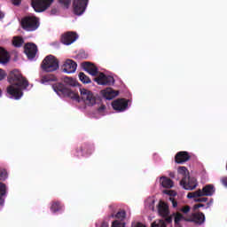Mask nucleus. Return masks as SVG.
<instances>
[{"mask_svg": "<svg viewBox=\"0 0 227 227\" xmlns=\"http://www.w3.org/2000/svg\"><path fill=\"white\" fill-rule=\"evenodd\" d=\"M178 175H182L183 178L189 176V170L185 167H179L177 168Z\"/></svg>", "mask_w": 227, "mask_h": 227, "instance_id": "obj_29", "label": "nucleus"}, {"mask_svg": "<svg viewBox=\"0 0 227 227\" xmlns=\"http://www.w3.org/2000/svg\"><path fill=\"white\" fill-rule=\"evenodd\" d=\"M81 98L83 100L86 106H95L97 104V98L93 96V93L86 89H81Z\"/></svg>", "mask_w": 227, "mask_h": 227, "instance_id": "obj_9", "label": "nucleus"}, {"mask_svg": "<svg viewBox=\"0 0 227 227\" xmlns=\"http://www.w3.org/2000/svg\"><path fill=\"white\" fill-rule=\"evenodd\" d=\"M190 160L191 155L185 151L178 152L175 156V162H176V164H184V162H187V160Z\"/></svg>", "mask_w": 227, "mask_h": 227, "instance_id": "obj_19", "label": "nucleus"}, {"mask_svg": "<svg viewBox=\"0 0 227 227\" xmlns=\"http://www.w3.org/2000/svg\"><path fill=\"white\" fill-rule=\"evenodd\" d=\"M169 200H170V201L172 203L173 207L176 208L178 207V202L173 197H170Z\"/></svg>", "mask_w": 227, "mask_h": 227, "instance_id": "obj_37", "label": "nucleus"}, {"mask_svg": "<svg viewBox=\"0 0 227 227\" xmlns=\"http://www.w3.org/2000/svg\"><path fill=\"white\" fill-rule=\"evenodd\" d=\"M90 0H74L73 1V13L81 16L86 12Z\"/></svg>", "mask_w": 227, "mask_h": 227, "instance_id": "obj_7", "label": "nucleus"}, {"mask_svg": "<svg viewBox=\"0 0 227 227\" xmlns=\"http://www.w3.org/2000/svg\"><path fill=\"white\" fill-rule=\"evenodd\" d=\"M41 68L44 72H56L59 68V60L52 55H48L43 60Z\"/></svg>", "mask_w": 227, "mask_h": 227, "instance_id": "obj_4", "label": "nucleus"}, {"mask_svg": "<svg viewBox=\"0 0 227 227\" xmlns=\"http://www.w3.org/2000/svg\"><path fill=\"white\" fill-rule=\"evenodd\" d=\"M158 214L163 219L166 220L167 217H169V206H168V203L160 200L158 204Z\"/></svg>", "mask_w": 227, "mask_h": 227, "instance_id": "obj_17", "label": "nucleus"}, {"mask_svg": "<svg viewBox=\"0 0 227 227\" xmlns=\"http://www.w3.org/2000/svg\"><path fill=\"white\" fill-rule=\"evenodd\" d=\"M77 34L74 32H67L61 36V42L64 45H72L77 40Z\"/></svg>", "mask_w": 227, "mask_h": 227, "instance_id": "obj_16", "label": "nucleus"}, {"mask_svg": "<svg viewBox=\"0 0 227 227\" xmlns=\"http://www.w3.org/2000/svg\"><path fill=\"white\" fill-rule=\"evenodd\" d=\"M63 208V206H61V202L59 201H53L51 203V210L53 212V214H56V212H59Z\"/></svg>", "mask_w": 227, "mask_h": 227, "instance_id": "obj_26", "label": "nucleus"}, {"mask_svg": "<svg viewBox=\"0 0 227 227\" xmlns=\"http://www.w3.org/2000/svg\"><path fill=\"white\" fill-rule=\"evenodd\" d=\"M59 4L64 6L67 10V8L70 7V4L72 3V0H58Z\"/></svg>", "mask_w": 227, "mask_h": 227, "instance_id": "obj_33", "label": "nucleus"}, {"mask_svg": "<svg viewBox=\"0 0 227 227\" xmlns=\"http://www.w3.org/2000/svg\"><path fill=\"white\" fill-rule=\"evenodd\" d=\"M57 13H58V9H56V8L51 9V15H56Z\"/></svg>", "mask_w": 227, "mask_h": 227, "instance_id": "obj_46", "label": "nucleus"}, {"mask_svg": "<svg viewBox=\"0 0 227 227\" xmlns=\"http://www.w3.org/2000/svg\"><path fill=\"white\" fill-rule=\"evenodd\" d=\"M100 227H109V223H107V221L104 220V221L101 223Z\"/></svg>", "mask_w": 227, "mask_h": 227, "instance_id": "obj_43", "label": "nucleus"}, {"mask_svg": "<svg viewBox=\"0 0 227 227\" xmlns=\"http://www.w3.org/2000/svg\"><path fill=\"white\" fill-rule=\"evenodd\" d=\"M112 227H125V223H121L118 220H114L112 223Z\"/></svg>", "mask_w": 227, "mask_h": 227, "instance_id": "obj_36", "label": "nucleus"}, {"mask_svg": "<svg viewBox=\"0 0 227 227\" xmlns=\"http://www.w3.org/2000/svg\"><path fill=\"white\" fill-rule=\"evenodd\" d=\"M151 227H167L166 220H156L152 223Z\"/></svg>", "mask_w": 227, "mask_h": 227, "instance_id": "obj_30", "label": "nucleus"}, {"mask_svg": "<svg viewBox=\"0 0 227 227\" xmlns=\"http://www.w3.org/2000/svg\"><path fill=\"white\" fill-rule=\"evenodd\" d=\"M169 176H170V178H175V173L174 172H170L169 173Z\"/></svg>", "mask_w": 227, "mask_h": 227, "instance_id": "obj_49", "label": "nucleus"}, {"mask_svg": "<svg viewBox=\"0 0 227 227\" xmlns=\"http://www.w3.org/2000/svg\"><path fill=\"white\" fill-rule=\"evenodd\" d=\"M101 93L106 100H113L115 97H118L120 92L113 90L112 88H106V90H101Z\"/></svg>", "mask_w": 227, "mask_h": 227, "instance_id": "obj_20", "label": "nucleus"}, {"mask_svg": "<svg viewBox=\"0 0 227 227\" xmlns=\"http://www.w3.org/2000/svg\"><path fill=\"white\" fill-rule=\"evenodd\" d=\"M7 79L8 82L11 84L7 87L8 95L11 96V98H15V100L20 99L24 95L22 90H27L29 82L26 77L22 76V73L17 69L11 71Z\"/></svg>", "mask_w": 227, "mask_h": 227, "instance_id": "obj_1", "label": "nucleus"}, {"mask_svg": "<svg viewBox=\"0 0 227 227\" xmlns=\"http://www.w3.org/2000/svg\"><path fill=\"white\" fill-rule=\"evenodd\" d=\"M186 223H195V224L201 225L205 223V214L201 212H195L188 215V218H185Z\"/></svg>", "mask_w": 227, "mask_h": 227, "instance_id": "obj_13", "label": "nucleus"}, {"mask_svg": "<svg viewBox=\"0 0 227 227\" xmlns=\"http://www.w3.org/2000/svg\"><path fill=\"white\" fill-rule=\"evenodd\" d=\"M21 27L24 31H36L40 27V20L35 16H25L21 19Z\"/></svg>", "mask_w": 227, "mask_h": 227, "instance_id": "obj_3", "label": "nucleus"}, {"mask_svg": "<svg viewBox=\"0 0 227 227\" xmlns=\"http://www.w3.org/2000/svg\"><path fill=\"white\" fill-rule=\"evenodd\" d=\"M6 194V184L0 183V196H4Z\"/></svg>", "mask_w": 227, "mask_h": 227, "instance_id": "obj_35", "label": "nucleus"}, {"mask_svg": "<svg viewBox=\"0 0 227 227\" xmlns=\"http://www.w3.org/2000/svg\"><path fill=\"white\" fill-rule=\"evenodd\" d=\"M24 52L28 59H35L36 53L38 52V47L33 43H27L24 46Z\"/></svg>", "mask_w": 227, "mask_h": 227, "instance_id": "obj_14", "label": "nucleus"}, {"mask_svg": "<svg viewBox=\"0 0 227 227\" xmlns=\"http://www.w3.org/2000/svg\"><path fill=\"white\" fill-rule=\"evenodd\" d=\"M1 19H4V13H3V12H0V20Z\"/></svg>", "mask_w": 227, "mask_h": 227, "instance_id": "obj_48", "label": "nucleus"}, {"mask_svg": "<svg viewBox=\"0 0 227 227\" xmlns=\"http://www.w3.org/2000/svg\"><path fill=\"white\" fill-rule=\"evenodd\" d=\"M135 227H145V224H143L141 223H137Z\"/></svg>", "mask_w": 227, "mask_h": 227, "instance_id": "obj_47", "label": "nucleus"}, {"mask_svg": "<svg viewBox=\"0 0 227 227\" xmlns=\"http://www.w3.org/2000/svg\"><path fill=\"white\" fill-rule=\"evenodd\" d=\"M98 111L99 113H102V111H106V106L103 105V106H99L98 109Z\"/></svg>", "mask_w": 227, "mask_h": 227, "instance_id": "obj_44", "label": "nucleus"}, {"mask_svg": "<svg viewBox=\"0 0 227 227\" xmlns=\"http://www.w3.org/2000/svg\"><path fill=\"white\" fill-rule=\"evenodd\" d=\"M126 216L127 213L125 212V210H120L116 214L113 212L108 217L109 219H120V221H123Z\"/></svg>", "mask_w": 227, "mask_h": 227, "instance_id": "obj_24", "label": "nucleus"}, {"mask_svg": "<svg viewBox=\"0 0 227 227\" xmlns=\"http://www.w3.org/2000/svg\"><path fill=\"white\" fill-rule=\"evenodd\" d=\"M1 93H2V92H1V90H0V97H1Z\"/></svg>", "mask_w": 227, "mask_h": 227, "instance_id": "obj_50", "label": "nucleus"}, {"mask_svg": "<svg viewBox=\"0 0 227 227\" xmlns=\"http://www.w3.org/2000/svg\"><path fill=\"white\" fill-rule=\"evenodd\" d=\"M194 201L196 203H207V201H208V198H207V197H196V198H194Z\"/></svg>", "mask_w": 227, "mask_h": 227, "instance_id": "obj_34", "label": "nucleus"}, {"mask_svg": "<svg viewBox=\"0 0 227 227\" xmlns=\"http://www.w3.org/2000/svg\"><path fill=\"white\" fill-rule=\"evenodd\" d=\"M160 182L165 189H171L174 185L173 180L166 176L160 177Z\"/></svg>", "mask_w": 227, "mask_h": 227, "instance_id": "obj_22", "label": "nucleus"}, {"mask_svg": "<svg viewBox=\"0 0 227 227\" xmlns=\"http://www.w3.org/2000/svg\"><path fill=\"white\" fill-rule=\"evenodd\" d=\"M205 207V204H201V203H200V204H195L194 206H193V210H198V208H201V207Z\"/></svg>", "mask_w": 227, "mask_h": 227, "instance_id": "obj_38", "label": "nucleus"}, {"mask_svg": "<svg viewBox=\"0 0 227 227\" xmlns=\"http://www.w3.org/2000/svg\"><path fill=\"white\" fill-rule=\"evenodd\" d=\"M54 3V0H31V6L37 13L45 12Z\"/></svg>", "mask_w": 227, "mask_h": 227, "instance_id": "obj_6", "label": "nucleus"}, {"mask_svg": "<svg viewBox=\"0 0 227 227\" xmlns=\"http://www.w3.org/2000/svg\"><path fill=\"white\" fill-rule=\"evenodd\" d=\"M56 81H58V78L54 74H46L41 78V82L43 84H45L46 82H56Z\"/></svg>", "mask_w": 227, "mask_h": 227, "instance_id": "obj_25", "label": "nucleus"}, {"mask_svg": "<svg viewBox=\"0 0 227 227\" xmlns=\"http://www.w3.org/2000/svg\"><path fill=\"white\" fill-rule=\"evenodd\" d=\"M93 145L84 143L81 145L79 149H76V153H79V151L82 152V155H91L93 153Z\"/></svg>", "mask_w": 227, "mask_h": 227, "instance_id": "obj_21", "label": "nucleus"}, {"mask_svg": "<svg viewBox=\"0 0 227 227\" xmlns=\"http://www.w3.org/2000/svg\"><path fill=\"white\" fill-rule=\"evenodd\" d=\"M0 207H4V199L0 195Z\"/></svg>", "mask_w": 227, "mask_h": 227, "instance_id": "obj_45", "label": "nucleus"}, {"mask_svg": "<svg viewBox=\"0 0 227 227\" xmlns=\"http://www.w3.org/2000/svg\"><path fill=\"white\" fill-rule=\"evenodd\" d=\"M75 70H77V62L67 59L62 66V71L65 74H74Z\"/></svg>", "mask_w": 227, "mask_h": 227, "instance_id": "obj_15", "label": "nucleus"}, {"mask_svg": "<svg viewBox=\"0 0 227 227\" xmlns=\"http://www.w3.org/2000/svg\"><path fill=\"white\" fill-rule=\"evenodd\" d=\"M64 82H66V85L61 82H58L52 85V89L57 93V95H59V97H67L68 98H72V100L80 102L81 98L79 97V94L75 93L71 90L70 87H68L77 86V81H75L74 78L66 77L64 79Z\"/></svg>", "mask_w": 227, "mask_h": 227, "instance_id": "obj_2", "label": "nucleus"}, {"mask_svg": "<svg viewBox=\"0 0 227 227\" xmlns=\"http://www.w3.org/2000/svg\"><path fill=\"white\" fill-rule=\"evenodd\" d=\"M112 107L114 111H117L118 113H123V111H126L129 107V101L125 98H118L115 99L112 103Z\"/></svg>", "mask_w": 227, "mask_h": 227, "instance_id": "obj_12", "label": "nucleus"}, {"mask_svg": "<svg viewBox=\"0 0 227 227\" xmlns=\"http://www.w3.org/2000/svg\"><path fill=\"white\" fill-rule=\"evenodd\" d=\"M6 76V73L3 69L0 68V81H3L4 77Z\"/></svg>", "mask_w": 227, "mask_h": 227, "instance_id": "obj_39", "label": "nucleus"}, {"mask_svg": "<svg viewBox=\"0 0 227 227\" xmlns=\"http://www.w3.org/2000/svg\"><path fill=\"white\" fill-rule=\"evenodd\" d=\"M12 44L14 45V47H20L21 45L24 44V39L20 36H16L13 38L12 40Z\"/></svg>", "mask_w": 227, "mask_h": 227, "instance_id": "obj_28", "label": "nucleus"}, {"mask_svg": "<svg viewBox=\"0 0 227 227\" xmlns=\"http://www.w3.org/2000/svg\"><path fill=\"white\" fill-rule=\"evenodd\" d=\"M173 219L176 227H182L180 223H182V221H185V219H189V215H184L182 213H180V211H176L167 217L165 221L168 223V224H171V223H173Z\"/></svg>", "mask_w": 227, "mask_h": 227, "instance_id": "obj_8", "label": "nucleus"}, {"mask_svg": "<svg viewBox=\"0 0 227 227\" xmlns=\"http://www.w3.org/2000/svg\"><path fill=\"white\" fill-rule=\"evenodd\" d=\"M82 67L83 70H85V72H88V74H90L93 77L98 74V68L91 62H83L82 64Z\"/></svg>", "mask_w": 227, "mask_h": 227, "instance_id": "obj_18", "label": "nucleus"}, {"mask_svg": "<svg viewBox=\"0 0 227 227\" xmlns=\"http://www.w3.org/2000/svg\"><path fill=\"white\" fill-rule=\"evenodd\" d=\"M22 3V0H12L14 6H19Z\"/></svg>", "mask_w": 227, "mask_h": 227, "instance_id": "obj_41", "label": "nucleus"}, {"mask_svg": "<svg viewBox=\"0 0 227 227\" xmlns=\"http://www.w3.org/2000/svg\"><path fill=\"white\" fill-rule=\"evenodd\" d=\"M214 192H215V187L214 184H207L201 189H199L195 192H188L187 198L188 200H192V198H201L203 196H214Z\"/></svg>", "mask_w": 227, "mask_h": 227, "instance_id": "obj_5", "label": "nucleus"}, {"mask_svg": "<svg viewBox=\"0 0 227 227\" xmlns=\"http://www.w3.org/2000/svg\"><path fill=\"white\" fill-rule=\"evenodd\" d=\"M94 81L100 86H112V84H114V78L111 75H106L104 73H99L98 76L94 78Z\"/></svg>", "mask_w": 227, "mask_h": 227, "instance_id": "obj_11", "label": "nucleus"}, {"mask_svg": "<svg viewBox=\"0 0 227 227\" xmlns=\"http://www.w3.org/2000/svg\"><path fill=\"white\" fill-rule=\"evenodd\" d=\"M8 178V171L5 168H0V180L4 182Z\"/></svg>", "mask_w": 227, "mask_h": 227, "instance_id": "obj_31", "label": "nucleus"}, {"mask_svg": "<svg viewBox=\"0 0 227 227\" xmlns=\"http://www.w3.org/2000/svg\"><path fill=\"white\" fill-rule=\"evenodd\" d=\"M79 79L83 84H90L91 82V79L82 72L79 73Z\"/></svg>", "mask_w": 227, "mask_h": 227, "instance_id": "obj_27", "label": "nucleus"}, {"mask_svg": "<svg viewBox=\"0 0 227 227\" xmlns=\"http://www.w3.org/2000/svg\"><path fill=\"white\" fill-rule=\"evenodd\" d=\"M221 182H222L223 185H224V187H227V177H223L221 179Z\"/></svg>", "mask_w": 227, "mask_h": 227, "instance_id": "obj_42", "label": "nucleus"}, {"mask_svg": "<svg viewBox=\"0 0 227 227\" xmlns=\"http://www.w3.org/2000/svg\"><path fill=\"white\" fill-rule=\"evenodd\" d=\"M177 210L178 212H182L183 215H188L187 214L191 212V207L186 205Z\"/></svg>", "mask_w": 227, "mask_h": 227, "instance_id": "obj_32", "label": "nucleus"}, {"mask_svg": "<svg viewBox=\"0 0 227 227\" xmlns=\"http://www.w3.org/2000/svg\"><path fill=\"white\" fill-rule=\"evenodd\" d=\"M164 194H168V196H173V192H175L174 191L171 190H165L163 191Z\"/></svg>", "mask_w": 227, "mask_h": 227, "instance_id": "obj_40", "label": "nucleus"}, {"mask_svg": "<svg viewBox=\"0 0 227 227\" xmlns=\"http://www.w3.org/2000/svg\"><path fill=\"white\" fill-rule=\"evenodd\" d=\"M8 61H10V55L8 54V51L0 47V63L5 64L8 63Z\"/></svg>", "mask_w": 227, "mask_h": 227, "instance_id": "obj_23", "label": "nucleus"}, {"mask_svg": "<svg viewBox=\"0 0 227 227\" xmlns=\"http://www.w3.org/2000/svg\"><path fill=\"white\" fill-rule=\"evenodd\" d=\"M180 185L184 187L186 191H194L198 187V181L191 176H184L180 181Z\"/></svg>", "mask_w": 227, "mask_h": 227, "instance_id": "obj_10", "label": "nucleus"}]
</instances>
